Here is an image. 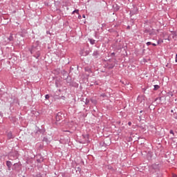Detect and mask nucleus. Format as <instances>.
Instances as JSON below:
<instances>
[{
	"instance_id": "nucleus-3",
	"label": "nucleus",
	"mask_w": 177,
	"mask_h": 177,
	"mask_svg": "<svg viewBox=\"0 0 177 177\" xmlns=\"http://www.w3.org/2000/svg\"><path fill=\"white\" fill-rule=\"evenodd\" d=\"M6 165L8 167V171H11L12 170V165H13V164H12V162L7 160L6 161Z\"/></svg>"
},
{
	"instance_id": "nucleus-35",
	"label": "nucleus",
	"mask_w": 177,
	"mask_h": 177,
	"mask_svg": "<svg viewBox=\"0 0 177 177\" xmlns=\"http://www.w3.org/2000/svg\"><path fill=\"white\" fill-rule=\"evenodd\" d=\"M143 91H146V88H143Z\"/></svg>"
},
{
	"instance_id": "nucleus-25",
	"label": "nucleus",
	"mask_w": 177,
	"mask_h": 177,
	"mask_svg": "<svg viewBox=\"0 0 177 177\" xmlns=\"http://www.w3.org/2000/svg\"><path fill=\"white\" fill-rule=\"evenodd\" d=\"M44 142H48V138H44Z\"/></svg>"
},
{
	"instance_id": "nucleus-14",
	"label": "nucleus",
	"mask_w": 177,
	"mask_h": 177,
	"mask_svg": "<svg viewBox=\"0 0 177 177\" xmlns=\"http://www.w3.org/2000/svg\"><path fill=\"white\" fill-rule=\"evenodd\" d=\"M101 97H107V95H106L104 93H102L100 95Z\"/></svg>"
},
{
	"instance_id": "nucleus-24",
	"label": "nucleus",
	"mask_w": 177,
	"mask_h": 177,
	"mask_svg": "<svg viewBox=\"0 0 177 177\" xmlns=\"http://www.w3.org/2000/svg\"><path fill=\"white\" fill-rule=\"evenodd\" d=\"M151 45H152L153 46H157V44H154V43H151Z\"/></svg>"
},
{
	"instance_id": "nucleus-18",
	"label": "nucleus",
	"mask_w": 177,
	"mask_h": 177,
	"mask_svg": "<svg viewBox=\"0 0 177 177\" xmlns=\"http://www.w3.org/2000/svg\"><path fill=\"white\" fill-rule=\"evenodd\" d=\"M39 56H41V54L39 53V52H37V56L36 57V59H38Z\"/></svg>"
},
{
	"instance_id": "nucleus-30",
	"label": "nucleus",
	"mask_w": 177,
	"mask_h": 177,
	"mask_svg": "<svg viewBox=\"0 0 177 177\" xmlns=\"http://www.w3.org/2000/svg\"><path fill=\"white\" fill-rule=\"evenodd\" d=\"M82 17H83V19H85V17H86L85 16V15H83Z\"/></svg>"
},
{
	"instance_id": "nucleus-4",
	"label": "nucleus",
	"mask_w": 177,
	"mask_h": 177,
	"mask_svg": "<svg viewBox=\"0 0 177 177\" xmlns=\"http://www.w3.org/2000/svg\"><path fill=\"white\" fill-rule=\"evenodd\" d=\"M93 57H95V59H97V57H99V56H100V53H99V51L97 50H95L93 53Z\"/></svg>"
},
{
	"instance_id": "nucleus-28",
	"label": "nucleus",
	"mask_w": 177,
	"mask_h": 177,
	"mask_svg": "<svg viewBox=\"0 0 177 177\" xmlns=\"http://www.w3.org/2000/svg\"><path fill=\"white\" fill-rule=\"evenodd\" d=\"M176 63H177V54L176 55V59H175Z\"/></svg>"
},
{
	"instance_id": "nucleus-5",
	"label": "nucleus",
	"mask_w": 177,
	"mask_h": 177,
	"mask_svg": "<svg viewBox=\"0 0 177 177\" xmlns=\"http://www.w3.org/2000/svg\"><path fill=\"white\" fill-rule=\"evenodd\" d=\"M20 167V165H19V163H15L13 165V167H12V170L13 171H17V169Z\"/></svg>"
},
{
	"instance_id": "nucleus-17",
	"label": "nucleus",
	"mask_w": 177,
	"mask_h": 177,
	"mask_svg": "<svg viewBox=\"0 0 177 177\" xmlns=\"http://www.w3.org/2000/svg\"><path fill=\"white\" fill-rule=\"evenodd\" d=\"M147 46H149V45H151V41H148L146 44Z\"/></svg>"
},
{
	"instance_id": "nucleus-20",
	"label": "nucleus",
	"mask_w": 177,
	"mask_h": 177,
	"mask_svg": "<svg viewBox=\"0 0 177 177\" xmlns=\"http://www.w3.org/2000/svg\"><path fill=\"white\" fill-rule=\"evenodd\" d=\"M45 97L46 100H48V99H49L50 96H49V95L47 94L45 95Z\"/></svg>"
},
{
	"instance_id": "nucleus-2",
	"label": "nucleus",
	"mask_w": 177,
	"mask_h": 177,
	"mask_svg": "<svg viewBox=\"0 0 177 177\" xmlns=\"http://www.w3.org/2000/svg\"><path fill=\"white\" fill-rule=\"evenodd\" d=\"M63 113H62L61 112L57 113L55 116L56 121H62V120H63Z\"/></svg>"
},
{
	"instance_id": "nucleus-19",
	"label": "nucleus",
	"mask_w": 177,
	"mask_h": 177,
	"mask_svg": "<svg viewBox=\"0 0 177 177\" xmlns=\"http://www.w3.org/2000/svg\"><path fill=\"white\" fill-rule=\"evenodd\" d=\"M169 133H171L174 136V130H170Z\"/></svg>"
},
{
	"instance_id": "nucleus-23",
	"label": "nucleus",
	"mask_w": 177,
	"mask_h": 177,
	"mask_svg": "<svg viewBox=\"0 0 177 177\" xmlns=\"http://www.w3.org/2000/svg\"><path fill=\"white\" fill-rule=\"evenodd\" d=\"M104 145L105 146H110V144H106V141L104 142Z\"/></svg>"
},
{
	"instance_id": "nucleus-16",
	"label": "nucleus",
	"mask_w": 177,
	"mask_h": 177,
	"mask_svg": "<svg viewBox=\"0 0 177 177\" xmlns=\"http://www.w3.org/2000/svg\"><path fill=\"white\" fill-rule=\"evenodd\" d=\"M30 53L31 55H34V47H32V49L30 50Z\"/></svg>"
},
{
	"instance_id": "nucleus-7",
	"label": "nucleus",
	"mask_w": 177,
	"mask_h": 177,
	"mask_svg": "<svg viewBox=\"0 0 177 177\" xmlns=\"http://www.w3.org/2000/svg\"><path fill=\"white\" fill-rule=\"evenodd\" d=\"M88 41L91 45H95V42H96V41L93 39H88Z\"/></svg>"
},
{
	"instance_id": "nucleus-32",
	"label": "nucleus",
	"mask_w": 177,
	"mask_h": 177,
	"mask_svg": "<svg viewBox=\"0 0 177 177\" xmlns=\"http://www.w3.org/2000/svg\"><path fill=\"white\" fill-rule=\"evenodd\" d=\"M78 171H81V169L80 167H77Z\"/></svg>"
},
{
	"instance_id": "nucleus-26",
	"label": "nucleus",
	"mask_w": 177,
	"mask_h": 177,
	"mask_svg": "<svg viewBox=\"0 0 177 177\" xmlns=\"http://www.w3.org/2000/svg\"><path fill=\"white\" fill-rule=\"evenodd\" d=\"M82 17L81 15H78V19H81Z\"/></svg>"
},
{
	"instance_id": "nucleus-34",
	"label": "nucleus",
	"mask_w": 177,
	"mask_h": 177,
	"mask_svg": "<svg viewBox=\"0 0 177 177\" xmlns=\"http://www.w3.org/2000/svg\"><path fill=\"white\" fill-rule=\"evenodd\" d=\"M140 113H143V111H140Z\"/></svg>"
},
{
	"instance_id": "nucleus-8",
	"label": "nucleus",
	"mask_w": 177,
	"mask_h": 177,
	"mask_svg": "<svg viewBox=\"0 0 177 177\" xmlns=\"http://www.w3.org/2000/svg\"><path fill=\"white\" fill-rule=\"evenodd\" d=\"M14 40V38H13V35H10V37L8 38V41L9 42H11L12 41Z\"/></svg>"
},
{
	"instance_id": "nucleus-29",
	"label": "nucleus",
	"mask_w": 177,
	"mask_h": 177,
	"mask_svg": "<svg viewBox=\"0 0 177 177\" xmlns=\"http://www.w3.org/2000/svg\"><path fill=\"white\" fill-rule=\"evenodd\" d=\"M37 162H41V160H40V159H37Z\"/></svg>"
},
{
	"instance_id": "nucleus-21",
	"label": "nucleus",
	"mask_w": 177,
	"mask_h": 177,
	"mask_svg": "<svg viewBox=\"0 0 177 177\" xmlns=\"http://www.w3.org/2000/svg\"><path fill=\"white\" fill-rule=\"evenodd\" d=\"M89 103V100H86L85 104H88Z\"/></svg>"
},
{
	"instance_id": "nucleus-10",
	"label": "nucleus",
	"mask_w": 177,
	"mask_h": 177,
	"mask_svg": "<svg viewBox=\"0 0 177 177\" xmlns=\"http://www.w3.org/2000/svg\"><path fill=\"white\" fill-rule=\"evenodd\" d=\"M153 86H154L153 91H158V89H160V86L159 85L156 84Z\"/></svg>"
},
{
	"instance_id": "nucleus-9",
	"label": "nucleus",
	"mask_w": 177,
	"mask_h": 177,
	"mask_svg": "<svg viewBox=\"0 0 177 177\" xmlns=\"http://www.w3.org/2000/svg\"><path fill=\"white\" fill-rule=\"evenodd\" d=\"M53 97L55 100H60V96H59L56 94H54Z\"/></svg>"
},
{
	"instance_id": "nucleus-31",
	"label": "nucleus",
	"mask_w": 177,
	"mask_h": 177,
	"mask_svg": "<svg viewBox=\"0 0 177 177\" xmlns=\"http://www.w3.org/2000/svg\"><path fill=\"white\" fill-rule=\"evenodd\" d=\"M129 28H131V26H127V30H129Z\"/></svg>"
},
{
	"instance_id": "nucleus-12",
	"label": "nucleus",
	"mask_w": 177,
	"mask_h": 177,
	"mask_svg": "<svg viewBox=\"0 0 177 177\" xmlns=\"http://www.w3.org/2000/svg\"><path fill=\"white\" fill-rule=\"evenodd\" d=\"M163 42H164V40L160 39L158 40L157 44H158V45H160V44H162Z\"/></svg>"
},
{
	"instance_id": "nucleus-15",
	"label": "nucleus",
	"mask_w": 177,
	"mask_h": 177,
	"mask_svg": "<svg viewBox=\"0 0 177 177\" xmlns=\"http://www.w3.org/2000/svg\"><path fill=\"white\" fill-rule=\"evenodd\" d=\"M60 100L62 99V100H66V97L65 96H59Z\"/></svg>"
},
{
	"instance_id": "nucleus-6",
	"label": "nucleus",
	"mask_w": 177,
	"mask_h": 177,
	"mask_svg": "<svg viewBox=\"0 0 177 177\" xmlns=\"http://www.w3.org/2000/svg\"><path fill=\"white\" fill-rule=\"evenodd\" d=\"M7 136L8 139H13V134L12 133V131H10L7 133Z\"/></svg>"
},
{
	"instance_id": "nucleus-11",
	"label": "nucleus",
	"mask_w": 177,
	"mask_h": 177,
	"mask_svg": "<svg viewBox=\"0 0 177 177\" xmlns=\"http://www.w3.org/2000/svg\"><path fill=\"white\" fill-rule=\"evenodd\" d=\"M74 13H77V15H80V10H75L72 12V15H74Z\"/></svg>"
},
{
	"instance_id": "nucleus-1",
	"label": "nucleus",
	"mask_w": 177,
	"mask_h": 177,
	"mask_svg": "<svg viewBox=\"0 0 177 177\" xmlns=\"http://www.w3.org/2000/svg\"><path fill=\"white\" fill-rule=\"evenodd\" d=\"M9 160H17L19 158V152L18 151H14L10 153L8 156Z\"/></svg>"
},
{
	"instance_id": "nucleus-33",
	"label": "nucleus",
	"mask_w": 177,
	"mask_h": 177,
	"mask_svg": "<svg viewBox=\"0 0 177 177\" xmlns=\"http://www.w3.org/2000/svg\"><path fill=\"white\" fill-rule=\"evenodd\" d=\"M145 32H149V30H145Z\"/></svg>"
},
{
	"instance_id": "nucleus-27",
	"label": "nucleus",
	"mask_w": 177,
	"mask_h": 177,
	"mask_svg": "<svg viewBox=\"0 0 177 177\" xmlns=\"http://www.w3.org/2000/svg\"><path fill=\"white\" fill-rule=\"evenodd\" d=\"M111 55H112V56H115V53H111Z\"/></svg>"
},
{
	"instance_id": "nucleus-22",
	"label": "nucleus",
	"mask_w": 177,
	"mask_h": 177,
	"mask_svg": "<svg viewBox=\"0 0 177 177\" xmlns=\"http://www.w3.org/2000/svg\"><path fill=\"white\" fill-rule=\"evenodd\" d=\"M128 125H129V127H131V125H132V122H128Z\"/></svg>"
},
{
	"instance_id": "nucleus-13",
	"label": "nucleus",
	"mask_w": 177,
	"mask_h": 177,
	"mask_svg": "<svg viewBox=\"0 0 177 177\" xmlns=\"http://www.w3.org/2000/svg\"><path fill=\"white\" fill-rule=\"evenodd\" d=\"M115 66V64H112L109 66V68H114Z\"/></svg>"
}]
</instances>
